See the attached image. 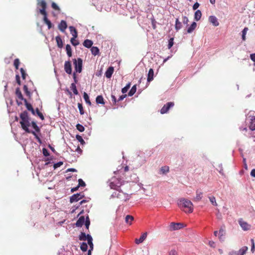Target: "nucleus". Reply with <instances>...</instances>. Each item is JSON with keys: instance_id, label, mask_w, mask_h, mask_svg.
<instances>
[{"instance_id": "obj_1", "label": "nucleus", "mask_w": 255, "mask_h": 255, "mask_svg": "<svg viewBox=\"0 0 255 255\" xmlns=\"http://www.w3.org/2000/svg\"><path fill=\"white\" fill-rule=\"evenodd\" d=\"M20 118L21 121L20 122L22 128L27 133H31L34 136L35 138L37 139V141L40 143H42V140L37 133L33 130L29 129L30 124L29 122V117L28 116V113L25 111L20 114Z\"/></svg>"}, {"instance_id": "obj_2", "label": "nucleus", "mask_w": 255, "mask_h": 255, "mask_svg": "<svg viewBox=\"0 0 255 255\" xmlns=\"http://www.w3.org/2000/svg\"><path fill=\"white\" fill-rule=\"evenodd\" d=\"M178 206L185 212L190 213L193 211V203L188 199L181 198L177 200Z\"/></svg>"}, {"instance_id": "obj_3", "label": "nucleus", "mask_w": 255, "mask_h": 255, "mask_svg": "<svg viewBox=\"0 0 255 255\" xmlns=\"http://www.w3.org/2000/svg\"><path fill=\"white\" fill-rule=\"evenodd\" d=\"M73 65L75 72L81 73L82 71L83 60L81 58L73 59Z\"/></svg>"}, {"instance_id": "obj_4", "label": "nucleus", "mask_w": 255, "mask_h": 255, "mask_svg": "<svg viewBox=\"0 0 255 255\" xmlns=\"http://www.w3.org/2000/svg\"><path fill=\"white\" fill-rule=\"evenodd\" d=\"M37 9H38L40 14H43L47 13L46 8L47 3L45 0H37Z\"/></svg>"}, {"instance_id": "obj_5", "label": "nucleus", "mask_w": 255, "mask_h": 255, "mask_svg": "<svg viewBox=\"0 0 255 255\" xmlns=\"http://www.w3.org/2000/svg\"><path fill=\"white\" fill-rule=\"evenodd\" d=\"M248 250V248L244 246L238 251H233L229 253V255H244Z\"/></svg>"}, {"instance_id": "obj_6", "label": "nucleus", "mask_w": 255, "mask_h": 255, "mask_svg": "<svg viewBox=\"0 0 255 255\" xmlns=\"http://www.w3.org/2000/svg\"><path fill=\"white\" fill-rule=\"evenodd\" d=\"M184 227V225L181 223L171 222L169 226V230L171 231L179 230Z\"/></svg>"}, {"instance_id": "obj_7", "label": "nucleus", "mask_w": 255, "mask_h": 255, "mask_svg": "<svg viewBox=\"0 0 255 255\" xmlns=\"http://www.w3.org/2000/svg\"><path fill=\"white\" fill-rule=\"evenodd\" d=\"M174 105L173 102H169L165 104L160 110V113L164 114L166 113L168 110Z\"/></svg>"}, {"instance_id": "obj_8", "label": "nucleus", "mask_w": 255, "mask_h": 255, "mask_svg": "<svg viewBox=\"0 0 255 255\" xmlns=\"http://www.w3.org/2000/svg\"><path fill=\"white\" fill-rule=\"evenodd\" d=\"M121 185L122 184L120 183V181L117 178H115L110 184L111 188L116 190H119V188H120Z\"/></svg>"}, {"instance_id": "obj_9", "label": "nucleus", "mask_w": 255, "mask_h": 255, "mask_svg": "<svg viewBox=\"0 0 255 255\" xmlns=\"http://www.w3.org/2000/svg\"><path fill=\"white\" fill-rule=\"evenodd\" d=\"M64 70L68 74L70 75L72 74V65L71 62L69 60L65 62Z\"/></svg>"}, {"instance_id": "obj_10", "label": "nucleus", "mask_w": 255, "mask_h": 255, "mask_svg": "<svg viewBox=\"0 0 255 255\" xmlns=\"http://www.w3.org/2000/svg\"><path fill=\"white\" fill-rule=\"evenodd\" d=\"M239 224L244 231L250 230L251 226L247 222L243 221L242 219L239 220Z\"/></svg>"}, {"instance_id": "obj_11", "label": "nucleus", "mask_w": 255, "mask_h": 255, "mask_svg": "<svg viewBox=\"0 0 255 255\" xmlns=\"http://www.w3.org/2000/svg\"><path fill=\"white\" fill-rule=\"evenodd\" d=\"M71 34L73 37L70 39V42H72L74 40V38H76L78 36V32L76 28L73 26H70L69 27Z\"/></svg>"}, {"instance_id": "obj_12", "label": "nucleus", "mask_w": 255, "mask_h": 255, "mask_svg": "<svg viewBox=\"0 0 255 255\" xmlns=\"http://www.w3.org/2000/svg\"><path fill=\"white\" fill-rule=\"evenodd\" d=\"M67 28V22L64 20H62L58 24L59 29L62 32H64L65 29Z\"/></svg>"}, {"instance_id": "obj_13", "label": "nucleus", "mask_w": 255, "mask_h": 255, "mask_svg": "<svg viewBox=\"0 0 255 255\" xmlns=\"http://www.w3.org/2000/svg\"><path fill=\"white\" fill-rule=\"evenodd\" d=\"M85 221L86 219L85 218V217L83 216H81L78 219V220L75 224V225L76 227H81L84 224Z\"/></svg>"}, {"instance_id": "obj_14", "label": "nucleus", "mask_w": 255, "mask_h": 255, "mask_svg": "<svg viewBox=\"0 0 255 255\" xmlns=\"http://www.w3.org/2000/svg\"><path fill=\"white\" fill-rule=\"evenodd\" d=\"M89 238L91 239L92 238V236L90 234L86 235L84 232H81L79 236V239L80 241H88Z\"/></svg>"}, {"instance_id": "obj_15", "label": "nucleus", "mask_w": 255, "mask_h": 255, "mask_svg": "<svg viewBox=\"0 0 255 255\" xmlns=\"http://www.w3.org/2000/svg\"><path fill=\"white\" fill-rule=\"evenodd\" d=\"M209 21L215 26H217L219 24L217 18L214 15L210 16Z\"/></svg>"}, {"instance_id": "obj_16", "label": "nucleus", "mask_w": 255, "mask_h": 255, "mask_svg": "<svg viewBox=\"0 0 255 255\" xmlns=\"http://www.w3.org/2000/svg\"><path fill=\"white\" fill-rule=\"evenodd\" d=\"M43 15V21L47 25L48 28L49 29L52 27L53 25L50 20L47 18V13L42 14Z\"/></svg>"}, {"instance_id": "obj_17", "label": "nucleus", "mask_w": 255, "mask_h": 255, "mask_svg": "<svg viewBox=\"0 0 255 255\" xmlns=\"http://www.w3.org/2000/svg\"><path fill=\"white\" fill-rule=\"evenodd\" d=\"M114 71V69L113 66L109 67L105 72V76L107 78H111L112 76V74H113Z\"/></svg>"}, {"instance_id": "obj_18", "label": "nucleus", "mask_w": 255, "mask_h": 255, "mask_svg": "<svg viewBox=\"0 0 255 255\" xmlns=\"http://www.w3.org/2000/svg\"><path fill=\"white\" fill-rule=\"evenodd\" d=\"M79 196H80V193H76V194H74L73 195H72L70 197V202L71 203H73L74 202H78V201L80 200L79 199Z\"/></svg>"}, {"instance_id": "obj_19", "label": "nucleus", "mask_w": 255, "mask_h": 255, "mask_svg": "<svg viewBox=\"0 0 255 255\" xmlns=\"http://www.w3.org/2000/svg\"><path fill=\"white\" fill-rule=\"evenodd\" d=\"M147 237V233H144L142 234L139 239H136L135 242L136 244H139L143 242Z\"/></svg>"}, {"instance_id": "obj_20", "label": "nucleus", "mask_w": 255, "mask_h": 255, "mask_svg": "<svg viewBox=\"0 0 255 255\" xmlns=\"http://www.w3.org/2000/svg\"><path fill=\"white\" fill-rule=\"evenodd\" d=\"M153 76H154V71L153 69L150 68L148 73L147 74V82H150L153 80Z\"/></svg>"}, {"instance_id": "obj_21", "label": "nucleus", "mask_w": 255, "mask_h": 255, "mask_svg": "<svg viewBox=\"0 0 255 255\" xmlns=\"http://www.w3.org/2000/svg\"><path fill=\"white\" fill-rule=\"evenodd\" d=\"M225 235V230L221 228L219 231V239L220 241H224V236Z\"/></svg>"}, {"instance_id": "obj_22", "label": "nucleus", "mask_w": 255, "mask_h": 255, "mask_svg": "<svg viewBox=\"0 0 255 255\" xmlns=\"http://www.w3.org/2000/svg\"><path fill=\"white\" fill-rule=\"evenodd\" d=\"M197 26V23L196 22H193L191 25L189 26L187 29V32L188 33H192Z\"/></svg>"}, {"instance_id": "obj_23", "label": "nucleus", "mask_w": 255, "mask_h": 255, "mask_svg": "<svg viewBox=\"0 0 255 255\" xmlns=\"http://www.w3.org/2000/svg\"><path fill=\"white\" fill-rule=\"evenodd\" d=\"M93 44V41L90 39H86L83 42V45L86 48H90L92 47Z\"/></svg>"}, {"instance_id": "obj_24", "label": "nucleus", "mask_w": 255, "mask_h": 255, "mask_svg": "<svg viewBox=\"0 0 255 255\" xmlns=\"http://www.w3.org/2000/svg\"><path fill=\"white\" fill-rule=\"evenodd\" d=\"M96 102L97 104L105 105V103L102 95H98L96 98Z\"/></svg>"}, {"instance_id": "obj_25", "label": "nucleus", "mask_w": 255, "mask_h": 255, "mask_svg": "<svg viewBox=\"0 0 255 255\" xmlns=\"http://www.w3.org/2000/svg\"><path fill=\"white\" fill-rule=\"evenodd\" d=\"M56 41L57 43V46L59 48H62L63 46L62 40L60 35H58L55 38Z\"/></svg>"}, {"instance_id": "obj_26", "label": "nucleus", "mask_w": 255, "mask_h": 255, "mask_svg": "<svg viewBox=\"0 0 255 255\" xmlns=\"http://www.w3.org/2000/svg\"><path fill=\"white\" fill-rule=\"evenodd\" d=\"M15 94L20 100L24 101V99H25V98H24L19 87H17L16 89Z\"/></svg>"}, {"instance_id": "obj_27", "label": "nucleus", "mask_w": 255, "mask_h": 255, "mask_svg": "<svg viewBox=\"0 0 255 255\" xmlns=\"http://www.w3.org/2000/svg\"><path fill=\"white\" fill-rule=\"evenodd\" d=\"M182 27V23L179 21L178 18H176L175 20V29L176 31H178L180 30Z\"/></svg>"}, {"instance_id": "obj_28", "label": "nucleus", "mask_w": 255, "mask_h": 255, "mask_svg": "<svg viewBox=\"0 0 255 255\" xmlns=\"http://www.w3.org/2000/svg\"><path fill=\"white\" fill-rule=\"evenodd\" d=\"M138 180H139L138 177L136 175V174L133 173V174H131L130 178L129 180H128V181L136 183L138 181Z\"/></svg>"}, {"instance_id": "obj_29", "label": "nucleus", "mask_w": 255, "mask_h": 255, "mask_svg": "<svg viewBox=\"0 0 255 255\" xmlns=\"http://www.w3.org/2000/svg\"><path fill=\"white\" fill-rule=\"evenodd\" d=\"M202 16V12L201 10L198 9L197 10L194 14V19L196 21H198L200 19Z\"/></svg>"}, {"instance_id": "obj_30", "label": "nucleus", "mask_w": 255, "mask_h": 255, "mask_svg": "<svg viewBox=\"0 0 255 255\" xmlns=\"http://www.w3.org/2000/svg\"><path fill=\"white\" fill-rule=\"evenodd\" d=\"M91 51L93 55L94 56L97 55L99 54V49L96 46H93L91 48Z\"/></svg>"}, {"instance_id": "obj_31", "label": "nucleus", "mask_w": 255, "mask_h": 255, "mask_svg": "<svg viewBox=\"0 0 255 255\" xmlns=\"http://www.w3.org/2000/svg\"><path fill=\"white\" fill-rule=\"evenodd\" d=\"M136 91V85H134L131 87V88L128 92V96L129 97L132 96L135 94Z\"/></svg>"}, {"instance_id": "obj_32", "label": "nucleus", "mask_w": 255, "mask_h": 255, "mask_svg": "<svg viewBox=\"0 0 255 255\" xmlns=\"http://www.w3.org/2000/svg\"><path fill=\"white\" fill-rule=\"evenodd\" d=\"M83 98L86 104H87L89 106L91 105V102H90L89 97L87 93L85 92L83 93Z\"/></svg>"}, {"instance_id": "obj_33", "label": "nucleus", "mask_w": 255, "mask_h": 255, "mask_svg": "<svg viewBox=\"0 0 255 255\" xmlns=\"http://www.w3.org/2000/svg\"><path fill=\"white\" fill-rule=\"evenodd\" d=\"M65 49H66V53H67L68 56L69 57H71L72 55V49H71V46L69 44H67L66 45Z\"/></svg>"}, {"instance_id": "obj_34", "label": "nucleus", "mask_w": 255, "mask_h": 255, "mask_svg": "<svg viewBox=\"0 0 255 255\" xmlns=\"http://www.w3.org/2000/svg\"><path fill=\"white\" fill-rule=\"evenodd\" d=\"M70 89L71 90H72L74 95H77L79 94V92L77 89L75 83H72L71 84Z\"/></svg>"}, {"instance_id": "obj_35", "label": "nucleus", "mask_w": 255, "mask_h": 255, "mask_svg": "<svg viewBox=\"0 0 255 255\" xmlns=\"http://www.w3.org/2000/svg\"><path fill=\"white\" fill-rule=\"evenodd\" d=\"M31 126L32 127L35 129V132L36 133V132H40V128L37 125L36 122L32 121L31 122Z\"/></svg>"}, {"instance_id": "obj_36", "label": "nucleus", "mask_w": 255, "mask_h": 255, "mask_svg": "<svg viewBox=\"0 0 255 255\" xmlns=\"http://www.w3.org/2000/svg\"><path fill=\"white\" fill-rule=\"evenodd\" d=\"M134 218L131 215H127L125 218L126 222L129 225L131 224V222L133 220Z\"/></svg>"}, {"instance_id": "obj_37", "label": "nucleus", "mask_w": 255, "mask_h": 255, "mask_svg": "<svg viewBox=\"0 0 255 255\" xmlns=\"http://www.w3.org/2000/svg\"><path fill=\"white\" fill-rule=\"evenodd\" d=\"M87 244H88L86 243V242H82L81 244L80 249L83 252H85L87 251V250H88V245Z\"/></svg>"}, {"instance_id": "obj_38", "label": "nucleus", "mask_w": 255, "mask_h": 255, "mask_svg": "<svg viewBox=\"0 0 255 255\" xmlns=\"http://www.w3.org/2000/svg\"><path fill=\"white\" fill-rule=\"evenodd\" d=\"M248 30V28L246 27L242 31V39L243 41L246 40V35Z\"/></svg>"}, {"instance_id": "obj_39", "label": "nucleus", "mask_w": 255, "mask_h": 255, "mask_svg": "<svg viewBox=\"0 0 255 255\" xmlns=\"http://www.w3.org/2000/svg\"><path fill=\"white\" fill-rule=\"evenodd\" d=\"M202 198V192H199L198 190L196 191V196L195 198V200L197 201H199Z\"/></svg>"}, {"instance_id": "obj_40", "label": "nucleus", "mask_w": 255, "mask_h": 255, "mask_svg": "<svg viewBox=\"0 0 255 255\" xmlns=\"http://www.w3.org/2000/svg\"><path fill=\"white\" fill-rule=\"evenodd\" d=\"M130 87V83H128L126 85V86H125L124 88H123L122 89V92L123 94H125L127 92V91H128V90L129 89Z\"/></svg>"}, {"instance_id": "obj_41", "label": "nucleus", "mask_w": 255, "mask_h": 255, "mask_svg": "<svg viewBox=\"0 0 255 255\" xmlns=\"http://www.w3.org/2000/svg\"><path fill=\"white\" fill-rule=\"evenodd\" d=\"M23 102H24L25 107H26V109H27V110L30 111L32 109V108H33L32 106L31 105V104L27 102L26 99H24V101H23Z\"/></svg>"}, {"instance_id": "obj_42", "label": "nucleus", "mask_w": 255, "mask_h": 255, "mask_svg": "<svg viewBox=\"0 0 255 255\" xmlns=\"http://www.w3.org/2000/svg\"><path fill=\"white\" fill-rule=\"evenodd\" d=\"M74 148H72L71 147L69 148L70 149L71 151H77L79 153L81 154L82 152V150L80 148L79 146H78L76 147L75 146H74Z\"/></svg>"}, {"instance_id": "obj_43", "label": "nucleus", "mask_w": 255, "mask_h": 255, "mask_svg": "<svg viewBox=\"0 0 255 255\" xmlns=\"http://www.w3.org/2000/svg\"><path fill=\"white\" fill-rule=\"evenodd\" d=\"M160 171L163 174H165L169 172V167L167 166H162L160 168Z\"/></svg>"}, {"instance_id": "obj_44", "label": "nucleus", "mask_w": 255, "mask_h": 255, "mask_svg": "<svg viewBox=\"0 0 255 255\" xmlns=\"http://www.w3.org/2000/svg\"><path fill=\"white\" fill-rule=\"evenodd\" d=\"M76 138L78 140V141L80 142L81 144L84 145L85 144L84 140L83 139L81 135L77 134L76 135Z\"/></svg>"}, {"instance_id": "obj_45", "label": "nucleus", "mask_w": 255, "mask_h": 255, "mask_svg": "<svg viewBox=\"0 0 255 255\" xmlns=\"http://www.w3.org/2000/svg\"><path fill=\"white\" fill-rule=\"evenodd\" d=\"M209 199L210 201L211 202V203H212V204L213 205L215 206H217L218 205L217 203H216V201L215 197L214 196H212L209 197Z\"/></svg>"}, {"instance_id": "obj_46", "label": "nucleus", "mask_w": 255, "mask_h": 255, "mask_svg": "<svg viewBox=\"0 0 255 255\" xmlns=\"http://www.w3.org/2000/svg\"><path fill=\"white\" fill-rule=\"evenodd\" d=\"M87 244L89 245L90 249L89 250H91V251H93L94 249V244L93 243V238L91 239L89 238V240L87 241Z\"/></svg>"}, {"instance_id": "obj_47", "label": "nucleus", "mask_w": 255, "mask_h": 255, "mask_svg": "<svg viewBox=\"0 0 255 255\" xmlns=\"http://www.w3.org/2000/svg\"><path fill=\"white\" fill-rule=\"evenodd\" d=\"M35 112H36L37 115L40 118V119L41 120H44V117L43 114L39 111V110L38 108H36L35 109Z\"/></svg>"}, {"instance_id": "obj_48", "label": "nucleus", "mask_w": 255, "mask_h": 255, "mask_svg": "<svg viewBox=\"0 0 255 255\" xmlns=\"http://www.w3.org/2000/svg\"><path fill=\"white\" fill-rule=\"evenodd\" d=\"M85 225L86 229H88L90 225V221L89 216H87L86 218V221H85Z\"/></svg>"}, {"instance_id": "obj_49", "label": "nucleus", "mask_w": 255, "mask_h": 255, "mask_svg": "<svg viewBox=\"0 0 255 255\" xmlns=\"http://www.w3.org/2000/svg\"><path fill=\"white\" fill-rule=\"evenodd\" d=\"M78 108L79 110L80 115H83L84 114V111L83 110V105L81 103H78Z\"/></svg>"}, {"instance_id": "obj_50", "label": "nucleus", "mask_w": 255, "mask_h": 255, "mask_svg": "<svg viewBox=\"0 0 255 255\" xmlns=\"http://www.w3.org/2000/svg\"><path fill=\"white\" fill-rule=\"evenodd\" d=\"M76 128L80 132H83L85 130V128L84 126H83L82 125L80 124H77L76 126Z\"/></svg>"}, {"instance_id": "obj_51", "label": "nucleus", "mask_w": 255, "mask_h": 255, "mask_svg": "<svg viewBox=\"0 0 255 255\" xmlns=\"http://www.w3.org/2000/svg\"><path fill=\"white\" fill-rule=\"evenodd\" d=\"M174 44V38L171 37L168 40V48L170 49Z\"/></svg>"}, {"instance_id": "obj_52", "label": "nucleus", "mask_w": 255, "mask_h": 255, "mask_svg": "<svg viewBox=\"0 0 255 255\" xmlns=\"http://www.w3.org/2000/svg\"><path fill=\"white\" fill-rule=\"evenodd\" d=\"M20 73L21 74V77L22 79L24 80L26 78V76H27V74L26 73L25 70L23 69V68H21L20 69Z\"/></svg>"}, {"instance_id": "obj_53", "label": "nucleus", "mask_w": 255, "mask_h": 255, "mask_svg": "<svg viewBox=\"0 0 255 255\" xmlns=\"http://www.w3.org/2000/svg\"><path fill=\"white\" fill-rule=\"evenodd\" d=\"M19 64H20V62L18 58H16L14 60L13 65H14L15 68H16V69H18Z\"/></svg>"}, {"instance_id": "obj_54", "label": "nucleus", "mask_w": 255, "mask_h": 255, "mask_svg": "<svg viewBox=\"0 0 255 255\" xmlns=\"http://www.w3.org/2000/svg\"><path fill=\"white\" fill-rule=\"evenodd\" d=\"M78 187H85L86 186V184L85 182L82 179H78Z\"/></svg>"}, {"instance_id": "obj_55", "label": "nucleus", "mask_w": 255, "mask_h": 255, "mask_svg": "<svg viewBox=\"0 0 255 255\" xmlns=\"http://www.w3.org/2000/svg\"><path fill=\"white\" fill-rule=\"evenodd\" d=\"M42 152L43 155L45 157H48L50 155L48 150L46 148H43L42 149Z\"/></svg>"}, {"instance_id": "obj_56", "label": "nucleus", "mask_w": 255, "mask_h": 255, "mask_svg": "<svg viewBox=\"0 0 255 255\" xmlns=\"http://www.w3.org/2000/svg\"><path fill=\"white\" fill-rule=\"evenodd\" d=\"M151 24H152V27L153 29H155L156 28V21L153 17H152L151 18Z\"/></svg>"}, {"instance_id": "obj_57", "label": "nucleus", "mask_w": 255, "mask_h": 255, "mask_svg": "<svg viewBox=\"0 0 255 255\" xmlns=\"http://www.w3.org/2000/svg\"><path fill=\"white\" fill-rule=\"evenodd\" d=\"M52 7L55 10L59 11L60 10L59 7L57 5V4L55 3L54 2H53L51 4Z\"/></svg>"}, {"instance_id": "obj_58", "label": "nucleus", "mask_w": 255, "mask_h": 255, "mask_svg": "<svg viewBox=\"0 0 255 255\" xmlns=\"http://www.w3.org/2000/svg\"><path fill=\"white\" fill-rule=\"evenodd\" d=\"M63 164V162L62 161H59L56 163H54L53 165V167L54 169H56L60 166H61Z\"/></svg>"}, {"instance_id": "obj_59", "label": "nucleus", "mask_w": 255, "mask_h": 255, "mask_svg": "<svg viewBox=\"0 0 255 255\" xmlns=\"http://www.w3.org/2000/svg\"><path fill=\"white\" fill-rule=\"evenodd\" d=\"M218 167H219V172L222 174V175H224V172H223V166H222V163H220L219 165H218Z\"/></svg>"}, {"instance_id": "obj_60", "label": "nucleus", "mask_w": 255, "mask_h": 255, "mask_svg": "<svg viewBox=\"0 0 255 255\" xmlns=\"http://www.w3.org/2000/svg\"><path fill=\"white\" fill-rule=\"evenodd\" d=\"M251 242H252V247H251V252L253 253H254V252H255V244H254V240L252 239H251Z\"/></svg>"}, {"instance_id": "obj_61", "label": "nucleus", "mask_w": 255, "mask_h": 255, "mask_svg": "<svg viewBox=\"0 0 255 255\" xmlns=\"http://www.w3.org/2000/svg\"><path fill=\"white\" fill-rule=\"evenodd\" d=\"M249 128L252 130L254 131L255 130V123H250Z\"/></svg>"}, {"instance_id": "obj_62", "label": "nucleus", "mask_w": 255, "mask_h": 255, "mask_svg": "<svg viewBox=\"0 0 255 255\" xmlns=\"http://www.w3.org/2000/svg\"><path fill=\"white\" fill-rule=\"evenodd\" d=\"M111 99L112 101L113 102V104H116L117 102H118V100H117L116 97L115 96L112 95L111 96Z\"/></svg>"}, {"instance_id": "obj_63", "label": "nucleus", "mask_w": 255, "mask_h": 255, "mask_svg": "<svg viewBox=\"0 0 255 255\" xmlns=\"http://www.w3.org/2000/svg\"><path fill=\"white\" fill-rule=\"evenodd\" d=\"M200 6V4L198 2H196L193 5V9L196 10Z\"/></svg>"}, {"instance_id": "obj_64", "label": "nucleus", "mask_w": 255, "mask_h": 255, "mask_svg": "<svg viewBox=\"0 0 255 255\" xmlns=\"http://www.w3.org/2000/svg\"><path fill=\"white\" fill-rule=\"evenodd\" d=\"M169 255H177V252L175 250H172L170 252Z\"/></svg>"}]
</instances>
